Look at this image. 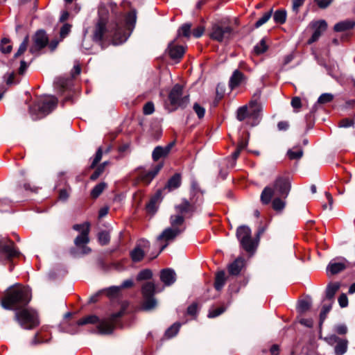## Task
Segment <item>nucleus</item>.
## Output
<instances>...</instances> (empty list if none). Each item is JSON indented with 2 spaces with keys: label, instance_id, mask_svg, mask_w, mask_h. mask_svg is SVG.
Here are the masks:
<instances>
[{
  "label": "nucleus",
  "instance_id": "1",
  "mask_svg": "<svg viewBox=\"0 0 355 355\" xmlns=\"http://www.w3.org/2000/svg\"><path fill=\"white\" fill-rule=\"evenodd\" d=\"M130 7V3L123 1L120 7L110 2L107 6L101 5L98 8L99 21L96 26L94 37L101 40L103 37H110L114 45L125 42L132 32L136 23V10H131L122 20V11Z\"/></svg>",
  "mask_w": 355,
  "mask_h": 355
},
{
  "label": "nucleus",
  "instance_id": "2",
  "mask_svg": "<svg viewBox=\"0 0 355 355\" xmlns=\"http://www.w3.org/2000/svg\"><path fill=\"white\" fill-rule=\"evenodd\" d=\"M125 309L122 308L119 311L113 313L110 318L100 320L99 318L95 315H87L80 320L76 323L71 325L65 331L73 334L78 332L79 326L87 324H97V331L100 334H111L114 328L119 324V320L123 315Z\"/></svg>",
  "mask_w": 355,
  "mask_h": 355
},
{
  "label": "nucleus",
  "instance_id": "3",
  "mask_svg": "<svg viewBox=\"0 0 355 355\" xmlns=\"http://www.w3.org/2000/svg\"><path fill=\"white\" fill-rule=\"evenodd\" d=\"M31 291L28 287L12 286L6 290L1 300V304L5 309L17 311L26 307L31 300Z\"/></svg>",
  "mask_w": 355,
  "mask_h": 355
},
{
  "label": "nucleus",
  "instance_id": "4",
  "mask_svg": "<svg viewBox=\"0 0 355 355\" xmlns=\"http://www.w3.org/2000/svg\"><path fill=\"white\" fill-rule=\"evenodd\" d=\"M191 196L189 199L182 198L181 202L175 206L176 214L170 217V223L173 227L182 225L185 218H191L198 211L202 200L199 199L200 195L196 196L195 191Z\"/></svg>",
  "mask_w": 355,
  "mask_h": 355
},
{
  "label": "nucleus",
  "instance_id": "5",
  "mask_svg": "<svg viewBox=\"0 0 355 355\" xmlns=\"http://www.w3.org/2000/svg\"><path fill=\"white\" fill-rule=\"evenodd\" d=\"M291 187V181L287 176H278L272 185L266 187L262 191L261 200L263 204L267 205L271 201L273 196L286 198Z\"/></svg>",
  "mask_w": 355,
  "mask_h": 355
},
{
  "label": "nucleus",
  "instance_id": "6",
  "mask_svg": "<svg viewBox=\"0 0 355 355\" xmlns=\"http://www.w3.org/2000/svg\"><path fill=\"white\" fill-rule=\"evenodd\" d=\"M58 99L54 96H44L30 107V112L34 120L49 114L57 106Z\"/></svg>",
  "mask_w": 355,
  "mask_h": 355
},
{
  "label": "nucleus",
  "instance_id": "7",
  "mask_svg": "<svg viewBox=\"0 0 355 355\" xmlns=\"http://www.w3.org/2000/svg\"><path fill=\"white\" fill-rule=\"evenodd\" d=\"M15 320L24 329H32L39 324L37 313L33 309L24 307L16 311Z\"/></svg>",
  "mask_w": 355,
  "mask_h": 355
},
{
  "label": "nucleus",
  "instance_id": "8",
  "mask_svg": "<svg viewBox=\"0 0 355 355\" xmlns=\"http://www.w3.org/2000/svg\"><path fill=\"white\" fill-rule=\"evenodd\" d=\"M171 110L184 108L189 103V95L184 92L183 87L179 84L173 86L168 94Z\"/></svg>",
  "mask_w": 355,
  "mask_h": 355
},
{
  "label": "nucleus",
  "instance_id": "9",
  "mask_svg": "<svg viewBox=\"0 0 355 355\" xmlns=\"http://www.w3.org/2000/svg\"><path fill=\"white\" fill-rule=\"evenodd\" d=\"M236 237L241 247L248 252H253L256 248V243L252 240L251 230L246 225H241L236 230Z\"/></svg>",
  "mask_w": 355,
  "mask_h": 355
},
{
  "label": "nucleus",
  "instance_id": "10",
  "mask_svg": "<svg viewBox=\"0 0 355 355\" xmlns=\"http://www.w3.org/2000/svg\"><path fill=\"white\" fill-rule=\"evenodd\" d=\"M155 292V285L153 282H148L143 284L141 293L144 298L142 303L144 310L150 311L157 306V300L154 297Z\"/></svg>",
  "mask_w": 355,
  "mask_h": 355
},
{
  "label": "nucleus",
  "instance_id": "11",
  "mask_svg": "<svg viewBox=\"0 0 355 355\" xmlns=\"http://www.w3.org/2000/svg\"><path fill=\"white\" fill-rule=\"evenodd\" d=\"M185 227L180 228L179 226L168 227L165 229L157 237V241H164L165 244L161 246L160 252L163 251L168 245V243L173 241L179 234L182 233Z\"/></svg>",
  "mask_w": 355,
  "mask_h": 355
},
{
  "label": "nucleus",
  "instance_id": "12",
  "mask_svg": "<svg viewBox=\"0 0 355 355\" xmlns=\"http://www.w3.org/2000/svg\"><path fill=\"white\" fill-rule=\"evenodd\" d=\"M19 254V251L15 248L12 241L7 239L0 240V257L9 260Z\"/></svg>",
  "mask_w": 355,
  "mask_h": 355
},
{
  "label": "nucleus",
  "instance_id": "13",
  "mask_svg": "<svg viewBox=\"0 0 355 355\" xmlns=\"http://www.w3.org/2000/svg\"><path fill=\"white\" fill-rule=\"evenodd\" d=\"M33 44L29 49L30 53L36 54L49 44V38L43 30L37 31L33 36Z\"/></svg>",
  "mask_w": 355,
  "mask_h": 355
},
{
  "label": "nucleus",
  "instance_id": "14",
  "mask_svg": "<svg viewBox=\"0 0 355 355\" xmlns=\"http://www.w3.org/2000/svg\"><path fill=\"white\" fill-rule=\"evenodd\" d=\"M232 28L230 26H223L218 24H214L209 34L210 37L217 42H221L228 39L232 34Z\"/></svg>",
  "mask_w": 355,
  "mask_h": 355
},
{
  "label": "nucleus",
  "instance_id": "15",
  "mask_svg": "<svg viewBox=\"0 0 355 355\" xmlns=\"http://www.w3.org/2000/svg\"><path fill=\"white\" fill-rule=\"evenodd\" d=\"M311 27L314 30L312 36L309 39L307 43L311 44L320 37L322 34L327 30V24L324 20H318L311 23Z\"/></svg>",
  "mask_w": 355,
  "mask_h": 355
},
{
  "label": "nucleus",
  "instance_id": "16",
  "mask_svg": "<svg viewBox=\"0 0 355 355\" xmlns=\"http://www.w3.org/2000/svg\"><path fill=\"white\" fill-rule=\"evenodd\" d=\"M150 245L149 241L141 239L139 241L137 246L131 251L130 257L134 262H138L142 260L145 252L142 248H147Z\"/></svg>",
  "mask_w": 355,
  "mask_h": 355
},
{
  "label": "nucleus",
  "instance_id": "17",
  "mask_svg": "<svg viewBox=\"0 0 355 355\" xmlns=\"http://www.w3.org/2000/svg\"><path fill=\"white\" fill-rule=\"evenodd\" d=\"M184 52V48L182 46L176 44L175 40L171 42L168 46V55L173 60L179 61L183 56Z\"/></svg>",
  "mask_w": 355,
  "mask_h": 355
},
{
  "label": "nucleus",
  "instance_id": "18",
  "mask_svg": "<svg viewBox=\"0 0 355 355\" xmlns=\"http://www.w3.org/2000/svg\"><path fill=\"white\" fill-rule=\"evenodd\" d=\"M348 261L345 259H342L339 261L332 260L327 266V271L331 275H336L344 270L347 266Z\"/></svg>",
  "mask_w": 355,
  "mask_h": 355
},
{
  "label": "nucleus",
  "instance_id": "19",
  "mask_svg": "<svg viewBox=\"0 0 355 355\" xmlns=\"http://www.w3.org/2000/svg\"><path fill=\"white\" fill-rule=\"evenodd\" d=\"M160 280L164 286H171L176 281V273L171 268L163 269L160 272Z\"/></svg>",
  "mask_w": 355,
  "mask_h": 355
},
{
  "label": "nucleus",
  "instance_id": "20",
  "mask_svg": "<svg viewBox=\"0 0 355 355\" xmlns=\"http://www.w3.org/2000/svg\"><path fill=\"white\" fill-rule=\"evenodd\" d=\"M246 80L247 78L245 75L241 71L236 69L230 77L229 87L231 89H234L242 84L245 83Z\"/></svg>",
  "mask_w": 355,
  "mask_h": 355
},
{
  "label": "nucleus",
  "instance_id": "21",
  "mask_svg": "<svg viewBox=\"0 0 355 355\" xmlns=\"http://www.w3.org/2000/svg\"><path fill=\"white\" fill-rule=\"evenodd\" d=\"M174 144L175 142L173 141L168 144L165 147H162L160 146L155 147L152 153V158L153 161L156 162L159 158L162 157H166L169 153Z\"/></svg>",
  "mask_w": 355,
  "mask_h": 355
},
{
  "label": "nucleus",
  "instance_id": "22",
  "mask_svg": "<svg viewBox=\"0 0 355 355\" xmlns=\"http://www.w3.org/2000/svg\"><path fill=\"white\" fill-rule=\"evenodd\" d=\"M162 166L163 164H159L155 166L150 171L142 172L139 176L141 181L146 184H148L152 181V180L157 175V174L161 170Z\"/></svg>",
  "mask_w": 355,
  "mask_h": 355
},
{
  "label": "nucleus",
  "instance_id": "23",
  "mask_svg": "<svg viewBox=\"0 0 355 355\" xmlns=\"http://www.w3.org/2000/svg\"><path fill=\"white\" fill-rule=\"evenodd\" d=\"M248 107L250 117H252L254 119L257 120V123H258L259 122L260 113L262 110L261 104L257 100H252L251 101H250Z\"/></svg>",
  "mask_w": 355,
  "mask_h": 355
},
{
  "label": "nucleus",
  "instance_id": "24",
  "mask_svg": "<svg viewBox=\"0 0 355 355\" xmlns=\"http://www.w3.org/2000/svg\"><path fill=\"white\" fill-rule=\"evenodd\" d=\"M330 339L336 343L334 351L337 355H343L347 352L348 344L347 340L341 339L336 336H332Z\"/></svg>",
  "mask_w": 355,
  "mask_h": 355
},
{
  "label": "nucleus",
  "instance_id": "25",
  "mask_svg": "<svg viewBox=\"0 0 355 355\" xmlns=\"http://www.w3.org/2000/svg\"><path fill=\"white\" fill-rule=\"evenodd\" d=\"M46 333L47 331L46 330L42 329L35 334L33 339L30 341V345L31 346H35L48 343L51 340V336L47 337Z\"/></svg>",
  "mask_w": 355,
  "mask_h": 355
},
{
  "label": "nucleus",
  "instance_id": "26",
  "mask_svg": "<svg viewBox=\"0 0 355 355\" xmlns=\"http://www.w3.org/2000/svg\"><path fill=\"white\" fill-rule=\"evenodd\" d=\"M89 232V224L85 225V229L83 230L80 235H78L74 243L76 246H80L81 245H85L89 243V239L88 237V234Z\"/></svg>",
  "mask_w": 355,
  "mask_h": 355
},
{
  "label": "nucleus",
  "instance_id": "27",
  "mask_svg": "<svg viewBox=\"0 0 355 355\" xmlns=\"http://www.w3.org/2000/svg\"><path fill=\"white\" fill-rule=\"evenodd\" d=\"M180 184L181 176L180 174L176 173L168 180L164 189H168V191H171L178 188Z\"/></svg>",
  "mask_w": 355,
  "mask_h": 355
},
{
  "label": "nucleus",
  "instance_id": "28",
  "mask_svg": "<svg viewBox=\"0 0 355 355\" xmlns=\"http://www.w3.org/2000/svg\"><path fill=\"white\" fill-rule=\"evenodd\" d=\"M243 266V259L242 258L236 259L233 263L230 264L228 272L230 275H237L241 272Z\"/></svg>",
  "mask_w": 355,
  "mask_h": 355
},
{
  "label": "nucleus",
  "instance_id": "29",
  "mask_svg": "<svg viewBox=\"0 0 355 355\" xmlns=\"http://www.w3.org/2000/svg\"><path fill=\"white\" fill-rule=\"evenodd\" d=\"M354 26H355V21H350V20H346V21H343L336 24L334 27V30L336 32H342V31L352 29L354 27Z\"/></svg>",
  "mask_w": 355,
  "mask_h": 355
},
{
  "label": "nucleus",
  "instance_id": "30",
  "mask_svg": "<svg viewBox=\"0 0 355 355\" xmlns=\"http://www.w3.org/2000/svg\"><path fill=\"white\" fill-rule=\"evenodd\" d=\"M226 282V276L225 271H219L216 273L214 282V288L217 291H220Z\"/></svg>",
  "mask_w": 355,
  "mask_h": 355
},
{
  "label": "nucleus",
  "instance_id": "31",
  "mask_svg": "<svg viewBox=\"0 0 355 355\" xmlns=\"http://www.w3.org/2000/svg\"><path fill=\"white\" fill-rule=\"evenodd\" d=\"M161 191H158L154 196L152 197L149 203L146 206L147 211L150 213H155L157 210L156 203L160 200Z\"/></svg>",
  "mask_w": 355,
  "mask_h": 355
},
{
  "label": "nucleus",
  "instance_id": "32",
  "mask_svg": "<svg viewBox=\"0 0 355 355\" xmlns=\"http://www.w3.org/2000/svg\"><path fill=\"white\" fill-rule=\"evenodd\" d=\"M340 286V284L338 282L330 283L326 289V298L332 300L336 293L339 290Z\"/></svg>",
  "mask_w": 355,
  "mask_h": 355
},
{
  "label": "nucleus",
  "instance_id": "33",
  "mask_svg": "<svg viewBox=\"0 0 355 355\" xmlns=\"http://www.w3.org/2000/svg\"><path fill=\"white\" fill-rule=\"evenodd\" d=\"M286 11L284 9L277 10L273 15V19L275 23L283 24L286 19Z\"/></svg>",
  "mask_w": 355,
  "mask_h": 355
},
{
  "label": "nucleus",
  "instance_id": "34",
  "mask_svg": "<svg viewBox=\"0 0 355 355\" xmlns=\"http://www.w3.org/2000/svg\"><path fill=\"white\" fill-rule=\"evenodd\" d=\"M284 199L285 198H283L279 196H275V198L272 202V208L275 211H282L286 205Z\"/></svg>",
  "mask_w": 355,
  "mask_h": 355
},
{
  "label": "nucleus",
  "instance_id": "35",
  "mask_svg": "<svg viewBox=\"0 0 355 355\" xmlns=\"http://www.w3.org/2000/svg\"><path fill=\"white\" fill-rule=\"evenodd\" d=\"M106 187L107 184L105 182H101L96 184L91 191V196L94 198H98L102 193Z\"/></svg>",
  "mask_w": 355,
  "mask_h": 355
},
{
  "label": "nucleus",
  "instance_id": "36",
  "mask_svg": "<svg viewBox=\"0 0 355 355\" xmlns=\"http://www.w3.org/2000/svg\"><path fill=\"white\" fill-rule=\"evenodd\" d=\"M248 116L250 117L248 105L242 106L237 110L236 117L239 121H242Z\"/></svg>",
  "mask_w": 355,
  "mask_h": 355
},
{
  "label": "nucleus",
  "instance_id": "37",
  "mask_svg": "<svg viewBox=\"0 0 355 355\" xmlns=\"http://www.w3.org/2000/svg\"><path fill=\"white\" fill-rule=\"evenodd\" d=\"M191 24L189 23L183 24L178 31V36L182 35L186 37H189L191 35Z\"/></svg>",
  "mask_w": 355,
  "mask_h": 355
},
{
  "label": "nucleus",
  "instance_id": "38",
  "mask_svg": "<svg viewBox=\"0 0 355 355\" xmlns=\"http://www.w3.org/2000/svg\"><path fill=\"white\" fill-rule=\"evenodd\" d=\"M272 13V10H270V11L264 13L263 15L256 21L254 26L256 28H259V27L261 26L262 25H263L264 24H266L269 20V19L271 17Z\"/></svg>",
  "mask_w": 355,
  "mask_h": 355
},
{
  "label": "nucleus",
  "instance_id": "39",
  "mask_svg": "<svg viewBox=\"0 0 355 355\" xmlns=\"http://www.w3.org/2000/svg\"><path fill=\"white\" fill-rule=\"evenodd\" d=\"M29 42V37L26 35L25 38L24 39L23 42L20 44L18 51L15 54V58H17L22 55L27 49L28 44Z\"/></svg>",
  "mask_w": 355,
  "mask_h": 355
},
{
  "label": "nucleus",
  "instance_id": "40",
  "mask_svg": "<svg viewBox=\"0 0 355 355\" xmlns=\"http://www.w3.org/2000/svg\"><path fill=\"white\" fill-rule=\"evenodd\" d=\"M267 49L268 46L264 39H262L254 48V53L257 55L263 53Z\"/></svg>",
  "mask_w": 355,
  "mask_h": 355
},
{
  "label": "nucleus",
  "instance_id": "41",
  "mask_svg": "<svg viewBox=\"0 0 355 355\" xmlns=\"http://www.w3.org/2000/svg\"><path fill=\"white\" fill-rule=\"evenodd\" d=\"M180 323L173 324L166 331L165 336H167L168 338L173 337L174 336H175L178 334V332L180 329Z\"/></svg>",
  "mask_w": 355,
  "mask_h": 355
},
{
  "label": "nucleus",
  "instance_id": "42",
  "mask_svg": "<svg viewBox=\"0 0 355 355\" xmlns=\"http://www.w3.org/2000/svg\"><path fill=\"white\" fill-rule=\"evenodd\" d=\"M98 239L100 244L105 245L109 243L110 241V236L107 232L103 231L98 234Z\"/></svg>",
  "mask_w": 355,
  "mask_h": 355
},
{
  "label": "nucleus",
  "instance_id": "43",
  "mask_svg": "<svg viewBox=\"0 0 355 355\" xmlns=\"http://www.w3.org/2000/svg\"><path fill=\"white\" fill-rule=\"evenodd\" d=\"M153 276V272L149 269L141 270L137 275V279L138 281L150 279Z\"/></svg>",
  "mask_w": 355,
  "mask_h": 355
},
{
  "label": "nucleus",
  "instance_id": "44",
  "mask_svg": "<svg viewBox=\"0 0 355 355\" xmlns=\"http://www.w3.org/2000/svg\"><path fill=\"white\" fill-rule=\"evenodd\" d=\"M9 40L6 38H3L1 40L0 50L3 53H10L12 50V46L9 44Z\"/></svg>",
  "mask_w": 355,
  "mask_h": 355
},
{
  "label": "nucleus",
  "instance_id": "45",
  "mask_svg": "<svg viewBox=\"0 0 355 355\" xmlns=\"http://www.w3.org/2000/svg\"><path fill=\"white\" fill-rule=\"evenodd\" d=\"M287 155L291 159H299L302 157L303 151L302 149L289 150Z\"/></svg>",
  "mask_w": 355,
  "mask_h": 355
},
{
  "label": "nucleus",
  "instance_id": "46",
  "mask_svg": "<svg viewBox=\"0 0 355 355\" xmlns=\"http://www.w3.org/2000/svg\"><path fill=\"white\" fill-rule=\"evenodd\" d=\"M334 96L329 93H324L320 96L318 99V103L320 104H325L332 101Z\"/></svg>",
  "mask_w": 355,
  "mask_h": 355
},
{
  "label": "nucleus",
  "instance_id": "47",
  "mask_svg": "<svg viewBox=\"0 0 355 355\" xmlns=\"http://www.w3.org/2000/svg\"><path fill=\"white\" fill-rule=\"evenodd\" d=\"M121 290V287L119 286H111L107 289L105 290V293L110 297H116Z\"/></svg>",
  "mask_w": 355,
  "mask_h": 355
},
{
  "label": "nucleus",
  "instance_id": "48",
  "mask_svg": "<svg viewBox=\"0 0 355 355\" xmlns=\"http://www.w3.org/2000/svg\"><path fill=\"white\" fill-rule=\"evenodd\" d=\"M225 309L223 306L212 309L209 311L208 317L210 318H216L225 311Z\"/></svg>",
  "mask_w": 355,
  "mask_h": 355
},
{
  "label": "nucleus",
  "instance_id": "49",
  "mask_svg": "<svg viewBox=\"0 0 355 355\" xmlns=\"http://www.w3.org/2000/svg\"><path fill=\"white\" fill-rule=\"evenodd\" d=\"M103 156V150L101 147H99L96 153L95 157L91 164V168H94L96 164L101 160Z\"/></svg>",
  "mask_w": 355,
  "mask_h": 355
},
{
  "label": "nucleus",
  "instance_id": "50",
  "mask_svg": "<svg viewBox=\"0 0 355 355\" xmlns=\"http://www.w3.org/2000/svg\"><path fill=\"white\" fill-rule=\"evenodd\" d=\"M193 109L199 119H202L204 117L205 109L203 107H202L198 103H196L193 105Z\"/></svg>",
  "mask_w": 355,
  "mask_h": 355
},
{
  "label": "nucleus",
  "instance_id": "51",
  "mask_svg": "<svg viewBox=\"0 0 355 355\" xmlns=\"http://www.w3.org/2000/svg\"><path fill=\"white\" fill-rule=\"evenodd\" d=\"M331 309V304H328V305L324 304L322 306V309L320 315V324H322L323 322V321L325 320L327 314L329 312Z\"/></svg>",
  "mask_w": 355,
  "mask_h": 355
},
{
  "label": "nucleus",
  "instance_id": "52",
  "mask_svg": "<svg viewBox=\"0 0 355 355\" xmlns=\"http://www.w3.org/2000/svg\"><path fill=\"white\" fill-rule=\"evenodd\" d=\"M354 125V121L352 119L345 118L342 119L339 122V127L340 128H349L352 127Z\"/></svg>",
  "mask_w": 355,
  "mask_h": 355
},
{
  "label": "nucleus",
  "instance_id": "53",
  "mask_svg": "<svg viewBox=\"0 0 355 355\" xmlns=\"http://www.w3.org/2000/svg\"><path fill=\"white\" fill-rule=\"evenodd\" d=\"M71 26L69 24H64L60 28V35L62 39L67 37L71 31Z\"/></svg>",
  "mask_w": 355,
  "mask_h": 355
},
{
  "label": "nucleus",
  "instance_id": "54",
  "mask_svg": "<svg viewBox=\"0 0 355 355\" xmlns=\"http://www.w3.org/2000/svg\"><path fill=\"white\" fill-rule=\"evenodd\" d=\"M311 307V303L309 301L303 300L299 302L298 310L301 312H305Z\"/></svg>",
  "mask_w": 355,
  "mask_h": 355
},
{
  "label": "nucleus",
  "instance_id": "55",
  "mask_svg": "<svg viewBox=\"0 0 355 355\" xmlns=\"http://www.w3.org/2000/svg\"><path fill=\"white\" fill-rule=\"evenodd\" d=\"M306 0H292V9L296 14L298 13L300 8L304 3Z\"/></svg>",
  "mask_w": 355,
  "mask_h": 355
},
{
  "label": "nucleus",
  "instance_id": "56",
  "mask_svg": "<svg viewBox=\"0 0 355 355\" xmlns=\"http://www.w3.org/2000/svg\"><path fill=\"white\" fill-rule=\"evenodd\" d=\"M291 105L295 110V112H298L300 108L302 107L301 99L300 97H293L291 100Z\"/></svg>",
  "mask_w": 355,
  "mask_h": 355
},
{
  "label": "nucleus",
  "instance_id": "57",
  "mask_svg": "<svg viewBox=\"0 0 355 355\" xmlns=\"http://www.w3.org/2000/svg\"><path fill=\"white\" fill-rule=\"evenodd\" d=\"M241 151L236 149L232 155V157L228 163V166L233 168L236 165V160L240 155Z\"/></svg>",
  "mask_w": 355,
  "mask_h": 355
},
{
  "label": "nucleus",
  "instance_id": "58",
  "mask_svg": "<svg viewBox=\"0 0 355 355\" xmlns=\"http://www.w3.org/2000/svg\"><path fill=\"white\" fill-rule=\"evenodd\" d=\"M154 110V105L152 102H148L146 103L143 108V111L145 114H151L153 113Z\"/></svg>",
  "mask_w": 355,
  "mask_h": 355
},
{
  "label": "nucleus",
  "instance_id": "59",
  "mask_svg": "<svg viewBox=\"0 0 355 355\" xmlns=\"http://www.w3.org/2000/svg\"><path fill=\"white\" fill-rule=\"evenodd\" d=\"M338 303L340 307L344 308L348 305V299L345 293H343L338 297Z\"/></svg>",
  "mask_w": 355,
  "mask_h": 355
},
{
  "label": "nucleus",
  "instance_id": "60",
  "mask_svg": "<svg viewBox=\"0 0 355 355\" xmlns=\"http://www.w3.org/2000/svg\"><path fill=\"white\" fill-rule=\"evenodd\" d=\"M103 171V166H98L96 171L91 175L90 179L92 180H96Z\"/></svg>",
  "mask_w": 355,
  "mask_h": 355
},
{
  "label": "nucleus",
  "instance_id": "61",
  "mask_svg": "<svg viewBox=\"0 0 355 355\" xmlns=\"http://www.w3.org/2000/svg\"><path fill=\"white\" fill-rule=\"evenodd\" d=\"M205 31V28L203 26H198L193 30L192 34L193 35L196 37H200Z\"/></svg>",
  "mask_w": 355,
  "mask_h": 355
},
{
  "label": "nucleus",
  "instance_id": "62",
  "mask_svg": "<svg viewBox=\"0 0 355 355\" xmlns=\"http://www.w3.org/2000/svg\"><path fill=\"white\" fill-rule=\"evenodd\" d=\"M331 1L332 0H319L318 2H317V4L319 8L324 9L330 5Z\"/></svg>",
  "mask_w": 355,
  "mask_h": 355
},
{
  "label": "nucleus",
  "instance_id": "63",
  "mask_svg": "<svg viewBox=\"0 0 355 355\" xmlns=\"http://www.w3.org/2000/svg\"><path fill=\"white\" fill-rule=\"evenodd\" d=\"M336 331L338 334H345L347 331V328L344 324H340L336 327Z\"/></svg>",
  "mask_w": 355,
  "mask_h": 355
},
{
  "label": "nucleus",
  "instance_id": "64",
  "mask_svg": "<svg viewBox=\"0 0 355 355\" xmlns=\"http://www.w3.org/2000/svg\"><path fill=\"white\" fill-rule=\"evenodd\" d=\"M187 313L191 315H196L197 313V304H192L191 305H190L187 309Z\"/></svg>",
  "mask_w": 355,
  "mask_h": 355
}]
</instances>
